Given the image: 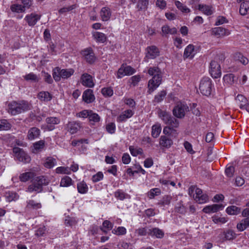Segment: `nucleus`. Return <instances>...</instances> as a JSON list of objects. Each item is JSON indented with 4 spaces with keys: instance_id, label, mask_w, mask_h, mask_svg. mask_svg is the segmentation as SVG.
<instances>
[{
    "instance_id": "nucleus-1",
    "label": "nucleus",
    "mask_w": 249,
    "mask_h": 249,
    "mask_svg": "<svg viewBox=\"0 0 249 249\" xmlns=\"http://www.w3.org/2000/svg\"><path fill=\"white\" fill-rule=\"evenodd\" d=\"M147 73L152 76L147 84V93L151 94L161 84L162 80V73L161 70L158 67H150Z\"/></svg>"
},
{
    "instance_id": "nucleus-2",
    "label": "nucleus",
    "mask_w": 249,
    "mask_h": 249,
    "mask_svg": "<svg viewBox=\"0 0 249 249\" xmlns=\"http://www.w3.org/2000/svg\"><path fill=\"white\" fill-rule=\"evenodd\" d=\"M30 109L28 102L22 100L19 102L12 101L8 105V112L12 115H16Z\"/></svg>"
},
{
    "instance_id": "nucleus-3",
    "label": "nucleus",
    "mask_w": 249,
    "mask_h": 249,
    "mask_svg": "<svg viewBox=\"0 0 249 249\" xmlns=\"http://www.w3.org/2000/svg\"><path fill=\"white\" fill-rule=\"evenodd\" d=\"M49 182V179L44 176H39L35 178L32 183L28 186L26 191L29 193L41 192L43 186H46Z\"/></svg>"
},
{
    "instance_id": "nucleus-4",
    "label": "nucleus",
    "mask_w": 249,
    "mask_h": 249,
    "mask_svg": "<svg viewBox=\"0 0 249 249\" xmlns=\"http://www.w3.org/2000/svg\"><path fill=\"white\" fill-rule=\"evenodd\" d=\"M225 58L223 54L217 55L210 64L209 72L213 78H218L221 75L220 62H222Z\"/></svg>"
},
{
    "instance_id": "nucleus-5",
    "label": "nucleus",
    "mask_w": 249,
    "mask_h": 249,
    "mask_svg": "<svg viewBox=\"0 0 249 249\" xmlns=\"http://www.w3.org/2000/svg\"><path fill=\"white\" fill-rule=\"evenodd\" d=\"M189 194L199 204L206 203L209 200L208 196L206 194H203L202 190L195 186H191L189 188Z\"/></svg>"
},
{
    "instance_id": "nucleus-6",
    "label": "nucleus",
    "mask_w": 249,
    "mask_h": 249,
    "mask_svg": "<svg viewBox=\"0 0 249 249\" xmlns=\"http://www.w3.org/2000/svg\"><path fill=\"white\" fill-rule=\"evenodd\" d=\"M158 115L166 124L174 127H178L179 121L166 111L159 109Z\"/></svg>"
},
{
    "instance_id": "nucleus-7",
    "label": "nucleus",
    "mask_w": 249,
    "mask_h": 249,
    "mask_svg": "<svg viewBox=\"0 0 249 249\" xmlns=\"http://www.w3.org/2000/svg\"><path fill=\"white\" fill-rule=\"evenodd\" d=\"M189 111V107L186 104L178 102L173 109V114L177 118L182 119L186 113Z\"/></svg>"
},
{
    "instance_id": "nucleus-8",
    "label": "nucleus",
    "mask_w": 249,
    "mask_h": 249,
    "mask_svg": "<svg viewBox=\"0 0 249 249\" xmlns=\"http://www.w3.org/2000/svg\"><path fill=\"white\" fill-rule=\"evenodd\" d=\"M212 80L209 77H204L200 81L199 85V90L200 92L207 96H209L212 90Z\"/></svg>"
},
{
    "instance_id": "nucleus-9",
    "label": "nucleus",
    "mask_w": 249,
    "mask_h": 249,
    "mask_svg": "<svg viewBox=\"0 0 249 249\" xmlns=\"http://www.w3.org/2000/svg\"><path fill=\"white\" fill-rule=\"evenodd\" d=\"M80 81L81 84L85 87L92 88L94 86L92 76L88 73H83L81 76Z\"/></svg>"
},
{
    "instance_id": "nucleus-10",
    "label": "nucleus",
    "mask_w": 249,
    "mask_h": 249,
    "mask_svg": "<svg viewBox=\"0 0 249 249\" xmlns=\"http://www.w3.org/2000/svg\"><path fill=\"white\" fill-rule=\"evenodd\" d=\"M153 149H157L159 148L163 149L169 148L172 144V141H149Z\"/></svg>"
},
{
    "instance_id": "nucleus-11",
    "label": "nucleus",
    "mask_w": 249,
    "mask_h": 249,
    "mask_svg": "<svg viewBox=\"0 0 249 249\" xmlns=\"http://www.w3.org/2000/svg\"><path fill=\"white\" fill-rule=\"evenodd\" d=\"M81 54L85 60L89 63H93L95 60V56L93 50L91 48H87L82 51Z\"/></svg>"
},
{
    "instance_id": "nucleus-12",
    "label": "nucleus",
    "mask_w": 249,
    "mask_h": 249,
    "mask_svg": "<svg viewBox=\"0 0 249 249\" xmlns=\"http://www.w3.org/2000/svg\"><path fill=\"white\" fill-rule=\"evenodd\" d=\"M46 122L47 124L46 126L47 129L49 131H51L55 128V124H57L60 123V119L58 117H50L46 119Z\"/></svg>"
},
{
    "instance_id": "nucleus-13",
    "label": "nucleus",
    "mask_w": 249,
    "mask_h": 249,
    "mask_svg": "<svg viewBox=\"0 0 249 249\" xmlns=\"http://www.w3.org/2000/svg\"><path fill=\"white\" fill-rule=\"evenodd\" d=\"M146 57L148 59H154L160 54L158 48L155 46H151L146 48Z\"/></svg>"
},
{
    "instance_id": "nucleus-14",
    "label": "nucleus",
    "mask_w": 249,
    "mask_h": 249,
    "mask_svg": "<svg viewBox=\"0 0 249 249\" xmlns=\"http://www.w3.org/2000/svg\"><path fill=\"white\" fill-rule=\"evenodd\" d=\"M41 16L35 13H31L26 16L25 19L30 26H34L37 21L40 19Z\"/></svg>"
},
{
    "instance_id": "nucleus-15",
    "label": "nucleus",
    "mask_w": 249,
    "mask_h": 249,
    "mask_svg": "<svg viewBox=\"0 0 249 249\" xmlns=\"http://www.w3.org/2000/svg\"><path fill=\"white\" fill-rule=\"evenodd\" d=\"M223 206L221 204H213L205 207L203 212L206 213H213L223 209Z\"/></svg>"
},
{
    "instance_id": "nucleus-16",
    "label": "nucleus",
    "mask_w": 249,
    "mask_h": 249,
    "mask_svg": "<svg viewBox=\"0 0 249 249\" xmlns=\"http://www.w3.org/2000/svg\"><path fill=\"white\" fill-rule=\"evenodd\" d=\"M25 209L27 211L37 210L41 208V203L33 199H29L26 202Z\"/></svg>"
},
{
    "instance_id": "nucleus-17",
    "label": "nucleus",
    "mask_w": 249,
    "mask_h": 249,
    "mask_svg": "<svg viewBox=\"0 0 249 249\" xmlns=\"http://www.w3.org/2000/svg\"><path fill=\"white\" fill-rule=\"evenodd\" d=\"M83 100L87 103H90L95 100L94 95L93 94L92 90L88 89L83 94Z\"/></svg>"
},
{
    "instance_id": "nucleus-18",
    "label": "nucleus",
    "mask_w": 249,
    "mask_h": 249,
    "mask_svg": "<svg viewBox=\"0 0 249 249\" xmlns=\"http://www.w3.org/2000/svg\"><path fill=\"white\" fill-rule=\"evenodd\" d=\"M178 127H172L171 125L165 126L163 128V133L168 136L170 137V139L173 137H176L178 134L177 130Z\"/></svg>"
},
{
    "instance_id": "nucleus-19",
    "label": "nucleus",
    "mask_w": 249,
    "mask_h": 249,
    "mask_svg": "<svg viewBox=\"0 0 249 249\" xmlns=\"http://www.w3.org/2000/svg\"><path fill=\"white\" fill-rule=\"evenodd\" d=\"M164 235L163 231L158 228L149 229L148 235L157 238H162Z\"/></svg>"
},
{
    "instance_id": "nucleus-20",
    "label": "nucleus",
    "mask_w": 249,
    "mask_h": 249,
    "mask_svg": "<svg viewBox=\"0 0 249 249\" xmlns=\"http://www.w3.org/2000/svg\"><path fill=\"white\" fill-rule=\"evenodd\" d=\"M100 16L103 21H108L111 16L110 9L107 7H103L100 12Z\"/></svg>"
},
{
    "instance_id": "nucleus-21",
    "label": "nucleus",
    "mask_w": 249,
    "mask_h": 249,
    "mask_svg": "<svg viewBox=\"0 0 249 249\" xmlns=\"http://www.w3.org/2000/svg\"><path fill=\"white\" fill-rule=\"evenodd\" d=\"M67 130L71 134H74L77 132L80 128V125L79 123L71 122H69L67 125Z\"/></svg>"
},
{
    "instance_id": "nucleus-22",
    "label": "nucleus",
    "mask_w": 249,
    "mask_h": 249,
    "mask_svg": "<svg viewBox=\"0 0 249 249\" xmlns=\"http://www.w3.org/2000/svg\"><path fill=\"white\" fill-rule=\"evenodd\" d=\"M92 36L94 39L98 42L99 43H105L106 42L107 37L103 33L99 32H94L92 33Z\"/></svg>"
},
{
    "instance_id": "nucleus-23",
    "label": "nucleus",
    "mask_w": 249,
    "mask_h": 249,
    "mask_svg": "<svg viewBox=\"0 0 249 249\" xmlns=\"http://www.w3.org/2000/svg\"><path fill=\"white\" fill-rule=\"evenodd\" d=\"M40 131L36 127L30 128L28 133V138L29 140L37 139L40 135Z\"/></svg>"
},
{
    "instance_id": "nucleus-24",
    "label": "nucleus",
    "mask_w": 249,
    "mask_h": 249,
    "mask_svg": "<svg viewBox=\"0 0 249 249\" xmlns=\"http://www.w3.org/2000/svg\"><path fill=\"white\" fill-rule=\"evenodd\" d=\"M18 160L24 163H29L31 160L30 156L24 151H21L16 155Z\"/></svg>"
},
{
    "instance_id": "nucleus-25",
    "label": "nucleus",
    "mask_w": 249,
    "mask_h": 249,
    "mask_svg": "<svg viewBox=\"0 0 249 249\" xmlns=\"http://www.w3.org/2000/svg\"><path fill=\"white\" fill-rule=\"evenodd\" d=\"M37 98L41 101L48 102L52 99V95L48 91H40L37 95Z\"/></svg>"
},
{
    "instance_id": "nucleus-26",
    "label": "nucleus",
    "mask_w": 249,
    "mask_h": 249,
    "mask_svg": "<svg viewBox=\"0 0 249 249\" xmlns=\"http://www.w3.org/2000/svg\"><path fill=\"white\" fill-rule=\"evenodd\" d=\"M88 119L91 124H94L96 123H98L100 121V117L99 115L91 110L89 111Z\"/></svg>"
},
{
    "instance_id": "nucleus-27",
    "label": "nucleus",
    "mask_w": 249,
    "mask_h": 249,
    "mask_svg": "<svg viewBox=\"0 0 249 249\" xmlns=\"http://www.w3.org/2000/svg\"><path fill=\"white\" fill-rule=\"evenodd\" d=\"M35 176V174L32 172H25L20 175L19 180L22 182H26L33 178Z\"/></svg>"
},
{
    "instance_id": "nucleus-28",
    "label": "nucleus",
    "mask_w": 249,
    "mask_h": 249,
    "mask_svg": "<svg viewBox=\"0 0 249 249\" xmlns=\"http://www.w3.org/2000/svg\"><path fill=\"white\" fill-rule=\"evenodd\" d=\"M239 12L241 15L245 16L249 12V1L246 0L242 2L240 7Z\"/></svg>"
},
{
    "instance_id": "nucleus-29",
    "label": "nucleus",
    "mask_w": 249,
    "mask_h": 249,
    "mask_svg": "<svg viewBox=\"0 0 249 249\" xmlns=\"http://www.w3.org/2000/svg\"><path fill=\"white\" fill-rule=\"evenodd\" d=\"M249 227V216L243 219L237 225V228L240 231H243Z\"/></svg>"
},
{
    "instance_id": "nucleus-30",
    "label": "nucleus",
    "mask_w": 249,
    "mask_h": 249,
    "mask_svg": "<svg viewBox=\"0 0 249 249\" xmlns=\"http://www.w3.org/2000/svg\"><path fill=\"white\" fill-rule=\"evenodd\" d=\"M161 32L163 36L167 34H175L177 33V30L176 28H170L169 26L164 25L161 28Z\"/></svg>"
},
{
    "instance_id": "nucleus-31",
    "label": "nucleus",
    "mask_w": 249,
    "mask_h": 249,
    "mask_svg": "<svg viewBox=\"0 0 249 249\" xmlns=\"http://www.w3.org/2000/svg\"><path fill=\"white\" fill-rule=\"evenodd\" d=\"M227 30L224 28L216 27L212 30V34L216 36H224L227 35Z\"/></svg>"
},
{
    "instance_id": "nucleus-32",
    "label": "nucleus",
    "mask_w": 249,
    "mask_h": 249,
    "mask_svg": "<svg viewBox=\"0 0 249 249\" xmlns=\"http://www.w3.org/2000/svg\"><path fill=\"white\" fill-rule=\"evenodd\" d=\"M198 9L207 16L211 15L213 14L212 7L209 5L199 4Z\"/></svg>"
},
{
    "instance_id": "nucleus-33",
    "label": "nucleus",
    "mask_w": 249,
    "mask_h": 249,
    "mask_svg": "<svg viewBox=\"0 0 249 249\" xmlns=\"http://www.w3.org/2000/svg\"><path fill=\"white\" fill-rule=\"evenodd\" d=\"M241 212V209L236 206L232 205L226 209V212L230 215H237Z\"/></svg>"
},
{
    "instance_id": "nucleus-34",
    "label": "nucleus",
    "mask_w": 249,
    "mask_h": 249,
    "mask_svg": "<svg viewBox=\"0 0 249 249\" xmlns=\"http://www.w3.org/2000/svg\"><path fill=\"white\" fill-rule=\"evenodd\" d=\"M77 188L78 192L80 194H85L88 191V187L86 183L83 181L77 183Z\"/></svg>"
},
{
    "instance_id": "nucleus-35",
    "label": "nucleus",
    "mask_w": 249,
    "mask_h": 249,
    "mask_svg": "<svg viewBox=\"0 0 249 249\" xmlns=\"http://www.w3.org/2000/svg\"><path fill=\"white\" fill-rule=\"evenodd\" d=\"M222 236L225 240H230L235 238L236 234L232 230H229L223 232Z\"/></svg>"
},
{
    "instance_id": "nucleus-36",
    "label": "nucleus",
    "mask_w": 249,
    "mask_h": 249,
    "mask_svg": "<svg viewBox=\"0 0 249 249\" xmlns=\"http://www.w3.org/2000/svg\"><path fill=\"white\" fill-rule=\"evenodd\" d=\"M175 210L176 212L180 214H185L187 211L186 207L183 205L181 201L176 204Z\"/></svg>"
},
{
    "instance_id": "nucleus-37",
    "label": "nucleus",
    "mask_w": 249,
    "mask_h": 249,
    "mask_svg": "<svg viewBox=\"0 0 249 249\" xmlns=\"http://www.w3.org/2000/svg\"><path fill=\"white\" fill-rule=\"evenodd\" d=\"M5 197L7 201L8 202H11L17 200L19 196L16 193L14 192L8 191L6 192Z\"/></svg>"
},
{
    "instance_id": "nucleus-38",
    "label": "nucleus",
    "mask_w": 249,
    "mask_h": 249,
    "mask_svg": "<svg viewBox=\"0 0 249 249\" xmlns=\"http://www.w3.org/2000/svg\"><path fill=\"white\" fill-rule=\"evenodd\" d=\"M74 73L73 69H60V76L63 79H67L71 76Z\"/></svg>"
},
{
    "instance_id": "nucleus-39",
    "label": "nucleus",
    "mask_w": 249,
    "mask_h": 249,
    "mask_svg": "<svg viewBox=\"0 0 249 249\" xmlns=\"http://www.w3.org/2000/svg\"><path fill=\"white\" fill-rule=\"evenodd\" d=\"M44 141H38L33 144L32 152L34 153H37L41 150L44 146Z\"/></svg>"
},
{
    "instance_id": "nucleus-40",
    "label": "nucleus",
    "mask_w": 249,
    "mask_h": 249,
    "mask_svg": "<svg viewBox=\"0 0 249 249\" xmlns=\"http://www.w3.org/2000/svg\"><path fill=\"white\" fill-rule=\"evenodd\" d=\"M161 130V127L160 124H155L152 126V135L154 138H157Z\"/></svg>"
},
{
    "instance_id": "nucleus-41",
    "label": "nucleus",
    "mask_w": 249,
    "mask_h": 249,
    "mask_svg": "<svg viewBox=\"0 0 249 249\" xmlns=\"http://www.w3.org/2000/svg\"><path fill=\"white\" fill-rule=\"evenodd\" d=\"M24 79L26 81H31L34 82H38L40 78L35 74L31 72L23 76Z\"/></svg>"
},
{
    "instance_id": "nucleus-42",
    "label": "nucleus",
    "mask_w": 249,
    "mask_h": 249,
    "mask_svg": "<svg viewBox=\"0 0 249 249\" xmlns=\"http://www.w3.org/2000/svg\"><path fill=\"white\" fill-rule=\"evenodd\" d=\"M161 194V191L159 188L151 189L148 193L147 196L150 199L154 198L156 196H159Z\"/></svg>"
},
{
    "instance_id": "nucleus-43",
    "label": "nucleus",
    "mask_w": 249,
    "mask_h": 249,
    "mask_svg": "<svg viewBox=\"0 0 249 249\" xmlns=\"http://www.w3.org/2000/svg\"><path fill=\"white\" fill-rule=\"evenodd\" d=\"M112 232L117 235H124L126 233V229L124 227H115L112 230Z\"/></svg>"
},
{
    "instance_id": "nucleus-44",
    "label": "nucleus",
    "mask_w": 249,
    "mask_h": 249,
    "mask_svg": "<svg viewBox=\"0 0 249 249\" xmlns=\"http://www.w3.org/2000/svg\"><path fill=\"white\" fill-rule=\"evenodd\" d=\"M56 163L55 159L52 157L47 158L46 161L44 163V165L45 167L48 168H51L53 167Z\"/></svg>"
},
{
    "instance_id": "nucleus-45",
    "label": "nucleus",
    "mask_w": 249,
    "mask_h": 249,
    "mask_svg": "<svg viewBox=\"0 0 249 249\" xmlns=\"http://www.w3.org/2000/svg\"><path fill=\"white\" fill-rule=\"evenodd\" d=\"M194 51V46L192 44H190L185 48L183 56L185 58H188L189 56H192L193 53Z\"/></svg>"
},
{
    "instance_id": "nucleus-46",
    "label": "nucleus",
    "mask_w": 249,
    "mask_h": 249,
    "mask_svg": "<svg viewBox=\"0 0 249 249\" xmlns=\"http://www.w3.org/2000/svg\"><path fill=\"white\" fill-rule=\"evenodd\" d=\"M114 196L116 198L120 200H123L126 198L128 195L121 190H118L114 193Z\"/></svg>"
},
{
    "instance_id": "nucleus-47",
    "label": "nucleus",
    "mask_w": 249,
    "mask_h": 249,
    "mask_svg": "<svg viewBox=\"0 0 249 249\" xmlns=\"http://www.w3.org/2000/svg\"><path fill=\"white\" fill-rule=\"evenodd\" d=\"M71 178L68 176H65L61 179L60 182V186L68 187L71 185Z\"/></svg>"
},
{
    "instance_id": "nucleus-48",
    "label": "nucleus",
    "mask_w": 249,
    "mask_h": 249,
    "mask_svg": "<svg viewBox=\"0 0 249 249\" xmlns=\"http://www.w3.org/2000/svg\"><path fill=\"white\" fill-rule=\"evenodd\" d=\"M149 0H140L137 3V7L139 10H146L148 5Z\"/></svg>"
},
{
    "instance_id": "nucleus-49",
    "label": "nucleus",
    "mask_w": 249,
    "mask_h": 249,
    "mask_svg": "<svg viewBox=\"0 0 249 249\" xmlns=\"http://www.w3.org/2000/svg\"><path fill=\"white\" fill-rule=\"evenodd\" d=\"M129 150L131 155L133 156H137L138 155L142 154V148L134 146H130L129 147Z\"/></svg>"
},
{
    "instance_id": "nucleus-50",
    "label": "nucleus",
    "mask_w": 249,
    "mask_h": 249,
    "mask_svg": "<svg viewBox=\"0 0 249 249\" xmlns=\"http://www.w3.org/2000/svg\"><path fill=\"white\" fill-rule=\"evenodd\" d=\"M10 8L12 12L17 13L23 12L25 10L22 5L18 4L12 5Z\"/></svg>"
},
{
    "instance_id": "nucleus-51",
    "label": "nucleus",
    "mask_w": 249,
    "mask_h": 249,
    "mask_svg": "<svg viewBox=\"0 0 249 249\" xmlns=\"http://www.w3.org/2000/svg\"><path fill=\"white\" fill-rule=\"evenodd\" d=\"M235 76L232 73L226 74L223 77V80L225 83L229 84H232L234 81Z\"/></svg>"
},
{
    "instance_id": "nucleus-52",
    "label": "nucleus",
    "mask_w": 249,
    "mask_h": 249,
    "mask_svg": "<svg viewBox=\"0 0 249 249\" xmlns=\"http://www.w3.org/2000/svg\"><path fill=\"white\" fill-rule=\"evenodd\" d=\"M172 197L169 196H164L162 199L159 202L158 204L161 207H164L166 205H169L171 202Z\"/></svg>"
},
{
    "instance_id": "nucleus-53",
    "label": "nucleus",
    "mask_w": 249,
    "mask_h": 249,
    "mask_svg": "<svg viewBox=\"0 0 249 249\" xmlns=\"http://www.w3.org/2000/svg\"><path fill=\"white\" fill-rule=\"evenodd\" d=\"M113 224L108 220H105L103 223V228H101V230L104 232L107 233V231L104 230L107 229V230H111L113 228Z\"/></svg>"
},
{
    "instance_id": "nucleus-54",
    "label": "nucleus",
    "mask_w": 249,
    "mask_h": 249,
    "mask_svg": "<svg viewBox=\"0 0 249 249\" xmlns=\"http://www.w3.org/2000/svg\"><path fill=\"white\" fill-rule=\"evenodd\" d=\"M166 92L165 90H161L155 96L154 101L157 103L160 102L163 100V98L166 96Z\"/></svg>"
},
{
    "instance_id": "nucleus-55",
    "label": "nucleus",
    "mask_w": 249,
    "mask_h": 249,
    "mask_svg": "<svg viewBox=\"0 0 249 249\" xmlns=\"http://www.w3.org/2000/svg\"><path fill=\"white\" fill-rule=\"evenodd\" d=\"M235 58L236 60L239 61L242 64L246 65L248 63V59L244 57L241 53H237L235 55Z\"/></svg>"
},
{
    "instance_id": "nucleus-56",
    "label": "nucleus",
    "mask_w": 249,
    "mask_h": 249,
    "mask_svg": "<svg viewBox=\"0 0 249 249\" xmlns=\"http://www.w3.org/2000/svg\"><path fill=\"white\" fill-rule=\"evenodd\" d=\"M11 124L6 120L0 121V130H6L10 129Z\"/></svg>"
},
{
    "instance_id": "nucleus-57",
    "label": "nucleus",
    "mask_w": 249,
    "mask_h": 249,
    "mask_svg": "<svg viewBox=\"0 0 249 249\" xmlns=\"http://www.w3.org/2000/svg\"><path fill=\"white\" fill-rule=\"evenodd\" d=\"M102 93L105 97H110L113 94V90L110 87L104 88L102 89Z\"/></svg>"
},
{
    "instance_id": "nucleus-58",
    "label": "nucleus",
    "mask_w": 249,
    "mask_h": 249,
    "mask_svg": "<svg viewBox=\"0 0 249 249\" xmlns=\"http://www.w3.org/2000/svg\"><path fill=\"white\" fill-rule=\"evenodd\" d=\"M60 69L58 67L55 68L53 71V76L55 81L60 80L61 76H60Z\"/></svg>"
},
{
    "instance_id": "nucleus-59",
    "label": "nucleus",
    "mask_w": 249,
    "mask_h": 249,
    "mask_svg": "<svg viewBox=\"0 0 249 249\" xmlns=\"http://www.w3.org/2000/svg\"><path fill=\"white\" fill-rule=\"evenodd\" d=\"M175 5L177 8L182 12L188 13L190 12V9H188L186 6L183 5V4L179 1H176Z\"/></svg>"
},
{
    "instance_id": "nucleus-60",
    "label": "nucleus",
    "mask_w": 249,
    "mask_h": 249,
    "mask_svg": "<svg viewBox=\"0 0 249 249\" xmlns=\"http://www.w3.org/2000/svg\"><path fill=\"white\" fill-rule=\"evenodd\" d=\"M56 172L58 174H71L70 169L68 167H58L56 169Z\"/></svg>"
},
{
    "instance_id": "nucleus-61",
    "label": "nucleus",
    "mask_w": 249,
    "mask_h": 249,
    "mask_svg": "<svg viewBox=\"0 0 249 249\" xmlns=\"http://www.w3.org/2000/svg\"><path fill=\"white\" fill-rule=\"evenodd\" d=\"M213 221L215 224L218 223H225L227 221V220L225 217H220L217 216H213L212 217Z\"/></svg>"
},
{
    "instance_id": "nucleus-62",
    "label": "nucleus",
    "mask_w": 249,
    "mask_h": 249,
    "mask_svg": "<svg viewBox=\"0 0 249 249\" xmlns=\"http://www.w3.org/2000/svg\"><path fill=\"white\" fill-rule=\"evenodd\" d=\"M104 175L102 172H99L92 177V180L96 182L100 181L103 178Z\"/></svg>"
},
{
    "instance_id": "nucleus-63",
    "label": "nucleus",
    "mask_w": 249,
    "mask_h": 249,
    "mask_svg": "<svg viewBox=\"0 0 249 249\" xmlns=\"http://www.w3.org/2000/svg\"><path fill=\"white\" fill-rule=\"evenodd\" d=\"M234 172V167L233 166L230 165L227 167L225 169V173L228 177H231L233 176Z\"/></svg>"
},
{
    "instance_id": "nucleus-64",
    "label": "nucleus",
    "mask_w": 249,
    "mask_h": 249,
    "mask_svg": "<svg viewBox=\"0 0 249 249\" xmlns=\"http://www.w3.org/2000/svg\"><path fill=\"white\" fill-rule=\"evenodd\" d=\"M149 229L139 228L136 230V233L141 236L148 235Z\"/></svg>"
}]
</instances>
